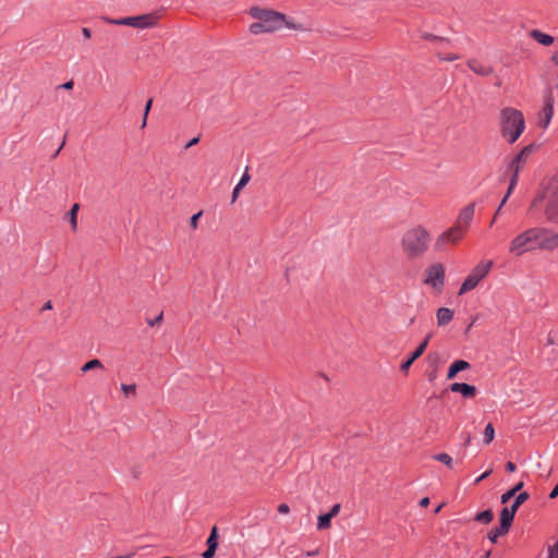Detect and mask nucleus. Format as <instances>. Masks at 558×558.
Returning a JSON list of instances; mask_svg holds the SVG:
<instances>
[{
	"label": "nucleus",
	"instance_id": "nucleus-13",
	"mask_svg": "<svg viewBox=\"0 0 558 558\" xmlns=\"http://www.w3.org/2000/svg\"><path fill=\"white\" fill-rule=\"evenodd\" d=\"M475 213V205L469 204L463 207L458 216L456 225L461 227L465 232L469 229Z\"/></svg>",
	"mask_w": 558,
	"mask_h": 558
},
{
	"label": "nucleus",
	"instance_id": "nucleus-18",
	"mask_svg": "<svg viewBox=\"0 0 558 558\" xmlns=\"http://www.w3.org/2000/svg\"><path fill=\"white\" fill-rule=\"evenodd\" d=\"M437 325L439 327L448 325L453 318V311L448 307H440L436 313Z\"/></svg>",
	"mask_w": 558,
	"mask_h": 558
},
{
	"label": "nucleus",
	"instance_id": "nucleus-43",
	"mask_svg": "<svg viewBox=\"0 0 558 558\" xmlns=\"http://www.w3.org/2000/svg\"><path fill=\"white\" fill-rule=\"evenodd\" d=\"M506 469H507V471H508V472H514V471H515V469H517V466H515V464H514L513 462H510V461H509V462H507V464H506Z\"/></svg>",
	"mask_w": 558,
	"mask_h": 558
},
{
	"label": "nucleus",
	"instance_id": "nucleus-41",
	"mask_svg": "<svg viewBox=\"0 0 558 558\" xmlns=\"http://www.w3.org/2000/svg\"><path fill=\"white\" fill-rule=\"evenodd\" d=\"M162 317H163V315H162V313H160V314H159V315H158L154 320H150L148 324H149L150 326H154V325H156V324H159V323L162 320Z\"/></svg>",
	"mask_w": 558,
	"mask_h": 558
},
{
	"label": "nucleus",
	"instance_id": "nucleus-24",
	"mask_svg": "<svg viewBox=\"0 0 558 558\" xmlns=\"http://www.w3.org/2000/svg\"><path fill=\"white\" fill-rule=\"evenodd\" d=\"M331 517L326 513L318 517L317 529L323 531L330 527Z\"/></svg>",
	"mask_w": 558,
	"mask_h": 558
},
{
	"label": "nucleus",
	"instance_id": "nucleus-12",
	"mask_svg": "<svg viewBox=\"0 0 558 558\" xmlns=\"http://www.w3.org/2000/svg\"><path fill=\"white\" fill-rule=\"evenodd\" d=\"M533 145L525 146L511 161L509 166L510 171L519 172L525 166L527 158L534 153Z\"/></svg>",
	"mask_w": 558,
	"mask_h": 558
},
{
	"label": "nucleus",
	"instance_id": "nucleus-22",
	"mask_svg": "<svg viewBox=\"0 0 558 558\" xmlns=\"http://www.w3.org/2000/svg\"><path fill=\"white\" fill-rule=\"evenodd\" d=\"M78 209H80V205L77 203H75L70 211L66 214V217L69 219V222L71 223V228L72 230H76L77 228V213H78Z\"/></svg>",
	"mask_w": 558,
	"mask_h": 558
},
{
	"label": "nucleus",
	"instance_id": "nucleus-4",
	"mask_svg": "<svg viewBox=\"0 0 558 558\" xmlns=\"http://www.w3.org/2000/svg\"><path fill=\"white\" fill-rule=\"evenodd\" d=\"M537 231L527 229L517 234L509 243L508 251L512 256L520 257L536 248Z\"/></svg>",
	"mask_w": 558,
	"mask_h": 558
},
{
	"label": "nucleus",
	"instance_id": "nucleus-56",
	"mask_svg": "<svg viewBox=\"0 0 558 558\" xmlns=\"http://www.w3.org/2000/svg\"><path fill=\"white\" fill-rule=\"evenodd\" d=\"M498 215H499V214H497V211L494 214V217H493V219H492V221H490V225H493V223L495 222L496 217H497Z\"/></svg>",
	"mask_w": 558,
	"mask_h": 558
},
{
	"label": "nucleus",
	"instance_id": "nucleus-30",
	"mask_svg": "<svg viewBox=\"0 0 558 558\" xmlns=\"http://www.w3.org/2000/svg\"><path fill=\"white\" fill-rule=\"evenodd\" d=\"M508 531H504L501 530V525H499V527H496V529H493L489 533H488V538L492 543H496L498 537L501 536V535H505L507 534Z\"/></svg>",
	"mask_w": 558,
	"mask_h": 558
},
{
	"label": "nucleus",
	"instance_id": "nucleus-33",
	"mask_svg": "<svg viewBox=\"0 0 558 558\" xmlns=\"http://www.w3.org/2000/svg\"><path fill=\"white\" fill-rule=\"evenodd\" d=\"M201 216H202V211H199V213H197V214H195V215H193L191 217V222L190 223H191V227L193 229H197V227H198V219H199Z\"/></svg>",
	"mask_w": 558,
	"mask_h": 558
},
{
	"label": "nucleus",
	"instance_id": "nucleus-17",
	"mask_svg": "<svg viewBox=\"0 0 558 558\" xmlns=\"http://www.w3.org/2000/svg\"><path fill=\"white\" fill-rule=\"evenodd\" d=\"M515 515V511L511 508H504L500 512V525L501 530L509 531L513 518Z\"/></svg>",
	"mask_w": 558,
	"mask_h": 558
},
{
	"label": "nucleus",
	"instance_id": "nucleus-46",
	"mask_svg": "<svg viewBox=\"0 0 558 558\" xmlns=\"http://www.w3.org/2000/svg\"><path fill=\"white\" fill-rule=\"evenodd\" d=\"M556 497H558V484L555 486V488L549 494L550 499H554Z\"/></svg>",
	"mask_w": 558,
	"mask_h": 558
},
{
	"label": "nucleus",
	"instance_id": "nucleus-35",
	"mask_svg": "<svg viewBox=\"0 0 558 558\" xmlns=\"http://www.w3.org/2000/svg\"><path fill=\"white\" fill-rule=\"evenodd\" d=\"M215 553H216V549L207 547V549L203 553L202 557L203 558H213L215 556Z\"/></svg>",
	"mask_w": 558,
	"mask_h": 558
},
{
	"label": "nucleus",
	"instance_id": "nucleus-53",
	"mask_svg": "<svg viewBox=\"0 0 558 558\" xmlns=\"http://www.w3.org/2000/svg\"><path fill=\"white\" fill-rule=\"evenodd\" d=\"M471 440H472V436L470 434H468L465 436V445H469L471 442Z\"/></svg>",
	"mask_w": 558,
	"mask_h": 558
},
{
	"label": "nucleus",
	"instance_id": "nucleus-44",
	"mask_svg": "<svg viewBox=\"0 0 558 558\" xmlns=\"http://www.w3.org/2000/svg\"><path fill=\"white\" fill-rule=\"evenodd\" d=\"M441 59L446 60V61H453V60L459 59V56H457V54H448L446 57H441Z\"/></svg>",
	"mask_w": 558,
	"mask_h": 558
},
{
	"label": "nucleus",
	"instance_id": "nucleus-52",
	"mask_svg": "<svg viewBox=\"0 0 558 558\" xmlns=\"http://www.w3.org/2000/svg\"><path fill=\"white\" fill-rule=\"evenodd\" d=\"M52 308V304L50 301H48L45 305H44V310H51Z\"/></svg>",
	"mask_w": 558,
	"mask_h": 558
},
{
	"label": "nucleus",
	"instance_id": "nucleus-59",
	"mask_svg": "<svg viewBox=\"0 0 558 558\" xmlns=\"http://www.w3.org/2000/svg\"><path fill=\"white\" fill-rule=\"evenodd\" d=\"M556 550H557V558H558V542H557V545H556Z\"/></svg>",
	"mask_w": 558,
	"mask_h": 558
},
{
	"label": "nucleus",
	"instance_id": "nucleus-19",
	"mask_svg": "<svg viewBox=\"0 0 558 558\" xmlns=\"http://www.w3.org/2000/svg\"><path fill=\"white\" fill-rule=\"evenodd\" d=\"M468 368H470L469 362L463 361V360L454 361L448 369L447 378L453 379L459 372L465 371Z\"/></svg>",
	"mask_w": 558,
	"mask_h": 558
},
{
	"label": "nucleus",
	"instance_id": "nucleus-31",
	"mask_svg": "<svg viewBox=\"0 0 558 558\" xmlns=\"http://www.w3.org/2000/svg\"><path fill=\"white\" fill-rule=\"evenodd\" d=\"M434 459L436 461H439L444 464H446L447 466L451 468L452 466V458L448 454V453H438V454H435L434 456Z\"/></svg>",
	"mask_w": 558,
	"mask_h": 558
},
{
	"label": "nucleus",
	"instance_id": "nucleus-32",
	"mask_svg": "<svg viewBox=\"0 0 558 558\" xmlns=\"http://www.w3.org/2000/svg\"><path fill=\"white\" fill-rule=\"evenodd\" d=\"M250 179V174L245 171L235 186L242 190L248 183Z\"/></svg>",
	"mask_w": 558,
	"mask_h": 558
},
{
	"label": "nucleus",
	"instance_id": "nucleus-47",
	"mask_svg": "<svg viewBox=\"0 0 558 558\" xmlns=\"http://www.w3.org/2000/svg\"><path fill=\"white\" fill-rule=\"evenodd\" d=\"M82 34H83V36H84L85 38H90V36H92L90 29H89V28H87V27H84V28L82 29Z\"/></svg>",
	"mask_w": 558,
	"mask_h": 558
},
{
	"label": "nucleus",
	"instance_id": "nucleus-34",
	"mask_svg": "<svg viewBox=\"0 0 558 558\" xmlns=\"http://www.w3.org/2000/svg\"><path fill=\"white\" fill-rule=\"evenodd\" d=\"M340 509H341V506L340 504H336L332 506V508L330 509V511L328 512V514L331 517V518H335L336 515H338V513L340 512Z\"/></svg>",
	"mask_w": 558,
	"mask_h": 558
},
{
	"label": "nucleus",
	"instance_id": "nucleus-28",
	"mask_svg": "<svg viewBox=\"0 0 558 558\" xmlns=\"http://www.w3.org/2000/svg\"><path fill=\"white\" fill-rule=\"evenodd\" d=\"M495 438V429L494 426L489 423L486 425L484 430V442L486 445L490 444Z\"/></svg>",
	"mask_w": 558,
	"mask_h": 558
},
{
	"label": "nucleus",
	"instance_id": "nucleus-55",
	"mask_svg": "<svg viewBox=\"0 0 558 558\" xmlns=\"http://www.w3.org/2000/svg\"><path fill=\"white\" fill-rule=\"evenodd\" d=\"M318 553V550H314V551H307L306 555L307 556H314Z\"/></svg>",
	"mask_w": 558,
	"mask_h": 558
},
{
	"label": "nucleus",
	"instance_id": "nucleus-7",
	"mask_svg": "<svg viewBox=\"0 0 558 558\" xmlns=\"http://www.w3.org/2000/svg\"><path fill=\"white\" fill-rule=\"evenodd\" d=\"M159 16L157 13H148L122 19H108L107 22L113 25L131 26L140 29L150 28L157 25Z\"/></svg>",
	"mask_w": 558,
	"mask_h": 558
},
{
	"label": "nucleus",
	"instance_id": "nucleus-21",
	"mask_svg": "<svg viewBox=\"0 0 558 558\" xmlns=\"http://www.w3.org/2000/svg\"><path fill=\"white\" fill-rule=\"evenodd\" d=\"M96 369H100V371L105 369V366L99 359L89 360L81 367L80 371L82 374H85L87 372L96 371Z\"/></svg>",
	"mask_w": 558,
	"mask_h": 558
},
{
	"label": "nucleus",
	"instance_id": "nucleus-60",
	"mask_svg": "<svg viewBox=\"0 0 558 558\" xmlns=\"http://www.w3.org/2000/svg\"><path fill=\"white\" fill-rule=\"evenodd\" d=\"M555 87H556V89H558V83L556 84V86H555Z\"/></svg>",
	"mask_w": 558,
	"mask_h": 558
},
{
	"label": "nucleus",
	"instance_id": "nucleus-54",
	"mask_svg": "<svg viewBox=\"0 0 558 558\" xmlns=\"http://www.w3.org/2000/svg\"><path fill=\"white\" fill-rule=\"evenodd\" d=\"M146 121H147V117H143V120H142V128H145L146 126Z\"/></svg>",
	"mask_w": 558,
	"mask_h": 558
},
{
	"label": "nucleus",
	"instance_id": "nucleus-2",
	"mask_svg": "<svg viewBox=\"0 0 558 558\" xmlns=\"http://www.w3.org/2000/svg\"><path fill=\"white\" fill-rule=\"evenodd\" d=\"M430 244V234L426 228L421 225L405 230L400 246L403 255L409 260L421 258L428 251Z\"/></svg>",
	"mask_w": 558,
	"mask_h": 558
},
{
	"label": "nucleus",
	"instance_id": "nucleus-58",
	"mask_svg": "<svg viewBox=\"0 0 558 558\" xmlns=\"http://www.w3.org/2000/svg\"><path fill=\"white\" fill-rule=\"evenodd\" d=\"M442 508V505L438 506L436 509H435V513H438Z\"/></svg>",
	"mask_w": 558,
	"mask_h": 558
},
{
	"label": "nucleus",
	"instance_id": "nucleus-5",
	"mask_svg": "<svg viewBox=\"0 0 558 558\" xmlns=\"http://www.w3.org/2000/svg\"><path fill=\"white\" fill-rule=\"evenodd\" d=\"M494 266V262L490 259L481 260L466 276L464 281L462 282L459 289V295H463L472 290H474L478 283L488 276L492 268Z\"/></svg>",
	"mask_w": 558,
	"mask_h": 558
},
{
	"label": "nucleus",
	"instance_id": "nucleus-48",
	"mask_svg": "<svg viewBox=\"0 0 558 558\" xmlns=\"http://www.w3.org/2000/svg\"><path fill=\"white\" fill-rule=\"evenodd\" d=\"M429 505V498L428 497H424L423 499H421L420 501V506L421 507H427Z\"/></svg>",
	"mask_w": 558,
	"mask_h": 558
},
{
	"label": "nucleus",
	"instance_id": "nucleus-49",
	"mask_svg": "<svg viewBox=\"0 0 558 558\" xmlns=\"http://www.w3.org/2000/svg\"><path fill=\"white\" fill-rule=\"evenodd\" d=\"M514 189H515V186H512V185L509 184L507 193H506L505 196H507V198H508L511 195V193L513 192Z\"/></svg>",
	"mask_w": 558,
	"mask_h": 558
},
{
	"label": "nucleus",
	"instance_id": "nucleus-40",
	"mask_svg": "<svg viewBox=\"0 0 558 558\" xmlns=\"http://www.w3.org/2000/svg\"><path fill=\"white\" fill-rule=\"evenodd\" d=\"M151 105H153V99H149L146 105H145V109H144V114L145 117H148V113H149V110L151 108Z\"/></svg>",
	"mask_w": 558,
	"mask_h": 558
},
{
	"label": "nucleus",
	"instance_id": "nucleus-27",
	"mask_svg": "<svg viewBox=\"0 0 558 558\" xmlns=\"http://www.w3.org/2000/svg\"><path fill=\"white\" fill-rule=\"evenodd\" d=\"M493 512L490 510H485L476 514L475 520L481 523H489L493 520Z\"/></svg>",
	"mask_w": 558,
	"mask_h": 558
},
{
	"label": "nucleus",
	"instance_id": "nucleus-8",
	"mask_svg": "<svg viewBox=\"0 0 558 558\" xmlns=\"http://www.w3.org/2000/svg\"><path fill=\"white\" fill-rule=\"evenodd\" d=\"M445 266L441 263H434L425 270L424 284L436 292H441L445 284Z\"/></svg>",
	"mask_w": 558,
	"mask_h": 558
},
{
	"label": "nucleus",
	"instance_id": "nucleus-42",
	"mask_svg": "<svg viewBox=\"0 0 558 558\" xmlns=\"http://www.w3.org/2000/svg\"><path fill=\"white\" fill-rule=\"evenodd\" d=\"M240 191H241V189H239L236 186L233 189V192H232V203H234L236 201V198L239 197Z\"/></svg>",
	"mask_w": 558,
	"mask_h": 558
},
{
	"label": "nucleus",
	"instance_id": "nucleus-45",
	"mask_svg": "<svg viewBox=\"0 0 558 558\" xmlns=\"http://www.w3.org/2000/svg\"><path fill=\"white\" fill-rule=\"evenodd\" d=\"M198 142H199V138H198V137H194V138H192V140L186 144V146H185V147H186V148H190V147H192V146L196 145Z\"/></svg>",
	"mask_w": 558,
	"mask_h": 558
},
{
	"label": "nucleus",
	"instance_id": "nucleus-29",
	"mask_svg": "<svg viewBox=\"0 0 558 558\" xmlns=\"http://www.w3.org/2000/svg\"><path fill=\"white\" fill-rule=\"evenodd\" d=\"M120 388L126 398L134 397L136 395V385L135 384H131V385L122 384Z\"/></svg>",
	"mask_w": 558,
	"mask_h": 558
},
{
	"label": "nucleus",
	"instance_id": "nucleus-11",
	"mask_svg": "<svg viewBox=\"0 0 558 558\" xmlns=\"http://www.w3.org/2000/svg\"><path fill=\"white\" fill-rule=\"evenodd\" d=\"M554 102H555V99H554L553 90L549 89L545 96V105H544V108L539 116V125L544 129H546L549 125L550 120L553 118Z\"/></svg>",
	"mask_w": 558,
	"mask_h": 558
},
{
	"label": "nucleus",
	"instance_id": "nucleus-9",
	"mask_svg": "<svg viewBox=\"0 0 558 558\" xmlns=\"http://www.w3.org/2000/svg\"><path fill=\"white\" fill-rule=\"evenodd\" d=\"M465 234V231L454 225L449 228L445 232H442L435 242V248L438 251H444L448 244H457Z\"/></svg>",
	"mask_w": 558,
	"mask_h": 558
},
{
	"label": "nucleus",
	"instance_id": "nucleus-3",
	"mask_svg": "<svg viewBox=\"0 0 558 558\" xmlns=\"http://www.w3.org/2000/svg\"><path fill=\"white\" fill-rule=\"evenodd\" d=\"M501 135L510 144L514 143L525 129L524 117L514 108H505L500 113Z\"/></svg>",
	"mask_w": 558,
	"mask_h": 558
},
{
	"label": "nucleus",
	"instance_id": "nucleus-39",
	"mask_svg": "<svg viewBox=\"0 0 558 558\" xmlns=\"http://www.w3.org/2000/svg\"><path fill=\"white\" fill-rule=\"evenodd\" d=\"M73 86H74V82L71 80V81L65 82L64 84H62L60 87L64 88L66 90H70V89L73 88Z\"/></svg>",
	"mask_w": 558,
	"mask_h": 558
},
{
	"label": "nucleus",
	"instance_id": "nucleus-57",
	"mask_svg": "<svg viewBox=\"0 0 558 558\" xmlns=\"http://www.w3.org/2000/svg\"><path fill=\"white\" fill-rule=\"evenodd\" d=\"M430 338H432V335L429 333V335H427V336H426V338L424 339V341H426V342L428 343V342H429V340H430Z\"/></svg>",
	"mask_w": 558,
	"mask_h": 558
},
{
	"label": "nucleus",
	"instance_id": "nucleus-25",
	"mask_svg": "<svg viewBox=\"0 0 558 558\" xmlns=\"http://www.w3.org/2000/svg\"><path fill=\"white\" fill-rule=\"evenodd\" d=\"M206 544H207L208 548L217 549V547H218V533H217V527L216 526H214L211 529V532H210V534H209V536L207 538Z\"/></svg>",
	"mask_w": 558,
	"mask_h": 558
},
{
	"label": "nucleus",
	"instance_id": "nucleus-26",
	"mask_svg": "<svg viewBox=\"0 0 558 558\" xmlns=\"http://www.w3.org/2000/svg\"><path fill=\"white\" fill-rule=\"evenodd\" d=\"M530 498V495L526 492L520 493L515 499L512 506L510 507L515 512L518 511L519 507L524 504Z\"/></svg>",
	"mask_w": 558,
	"mask_h": 558
},
{
	"label": "nucleus",
	"instance_id": "nucleus-50",
	"mask_svg": "<svg viewBox=\"0 0 558 558\" xmlns=\"http://www.w3.org/2000/svg\"><path fill=\"white\" fill-rule=\"evenodd\" d=\"M507 199H508V198H507V196H505V197L502 198V201H501V203H500L499 207L497 208V214H499V213H500V210H501L502 206L506 204Z\"/></svg>",
	"mask_w": 558,
	"mask_h": 558
},
{
	"label": "nucleus",
	"instance_id": "nucleus-14",
	"mask_svg": "<svg viewBox=\"0 0 558 558\" xmlns=\"http://www.w3.org/2000/svg\"><path fill=\"white\" fill-rule=\"evenodd\" d=\"M468 66L471 71L481 76H489L490 74L494 73V69L492 66L485 65L484 63L476 59L468 60Z\"/></svg>",
	"mask_w": 558,
	"mask_h": 558
},
{
	"label": "nucleus",
	"instance_id": "nucleus-20",
	"mask_svg": "<svg viewBox=\"0 0 558 558\" xmlns=\"http://www.w3.org/2000/svg\"><path fill=\"white\" fill-rule=\"evenodd\" d=\"M531 37L544 46H550L554 43L553 36L542 33L541 31L537 29H533L531 32Z\"/></svg>",
	"mask_w": 558,
	"mask_h": 558
},
{
	"label": "nucleus",
	"instance_id": "nucleus-6",
	"mask_svg": "<svg viewBox=\"0 0 558 558\" xmlns=\"http://www.w3.org/2000/svg\"><path fill=\"white\" fill-rule=\"evenodd\" d=\"M543 198L546 199V215L553 222H558V173L546 184Z\"/></svg>",
	"mask_w": 558,
	"mask_h": 558
},
{
	"label": "nucleus",
	"instance_id": "nucleus-15",
	"mask_svg": "<svg viewBox=\"0 0 558 558\" xmlns=\"http://www.w3.org/2000/svg\"><path fill=\"white\" fill-rule=\"evenodd\" d=\"M450 390L452 392H460L465 398H473L476 395V387L464 383L452 384Z\"/></svg>",
	"mask_w": 558,
	"mask_h": 558
},
{
	"label": "nucleus",
	"instance_id": "nucleus-51",
	"mask_svg": "<svg viewBox=\"0 0 558 558\" xmlns=\"http://www.w3.org/2000/svg\"><path fill=\"white\" fill-rule=\"evenodd\" d=\"M436 377H437V373H436V371L430 372V373L428 374V379H429V381L435 380V378H436Z\"/></svg>",
	"mask_w": 558,
	"mask_h": 558
},
{
	"label": "nucleus",
	"instance_id": "nucleus-10",
	"mask_svg": "<svg viewBox=\"0 0 558 558\" xmlns=\"http://www.w3.org/2000/svg\"><path fill=\"white\" fill-rule=\"evenodd\" d=\"M537 231V240H536V248L553 251L558 247V233L545 229V228H535Z\"/></svg>",
	"mask_w": 558,
	"mask_h": 558
},
{
	"label": "nucleus",
	"instance_id": "nucleus-38",
	"mask_svg": "<svg viewBox=\"0 0 558 558\" xmlns=\"http://www.w3.org/2000/svg\"><path fill=\"white\" fill-rule=\"evenodd\" d=\"M492 474V470H488L486 472H484L481 476H478L475 481V483H480L481 481H483L484 478L488 477L489 475Z\"/></svg>",
	"mask_w": 558,
	"mask_h": 558
},
{
	"label": "nucleus",
	"instance_id": "nucleus-23",
	"mask_svg": "<svg viewBox=\"0 0 558 558\" xmlns=\"http://www.w3.org/2000/svg\"><path fill=\"white\" fill-rule=\"evenodd\" d=\"M522 487H523V482H519L511 489H509L505 494H502L501 497H500L501 504H507L512 497L515 496V494L518 492H520L522 489Z\"/></svg>",
	"mask_w": 558,
	"mask_h": 558
},
{
	"label": "nucleus",
	"instance_id": "nucleus-1",
	"mask_svg": "<svg viewBox=\"0 0 558 558\" xmlns=\"http://www.w3.org/2000/svg\"><path fill=\"white\" fill-rule=\"evenodd\" d=\"M251 17L256 20L248 27L250 33L253 35H260L266 33H274L280 31L283 27L291 29L302 31L303 27L300 24L290 22L283 13L278 11L264 9L260 7H252L248 10Z\"/></svg>",
	"mask_w": 558,
	"mask_h": 558
},
{
	"label": "nucleus",
	"instance_id": "nucleus-36",
	"mask_svg": "<svg viewBox=\"0 0 558 558\" xmlns=\"http://www.w3.org/2000/svg\"><path fill=\"white\" fill-rule=\"evenodd\" d=\"M518 179H519V172L511 171V179H510L509 184L512 186H517Z\"/></svg>",
	"mask_w": 558,
	"mask_h": 558
},
{
	"label": "nucleus",
	"instance_id": "nucleus-37",
	"mask_svg": "<svg viewBox=\"0 0 558 558\" xmlns=\"http://www.w3.org/2000/svg\"><path fill=\"white\" fill-rule=\"evenodd\" d=\"M290 511V508L287 504H280L279 507H278V512L281 513V514H287L289 513Z\"/></svg>",
	"mask_w": 558,
	"mask_h": 558
},
{
	"label": "nucleus",
	"instance_id": "nucleus-16",
	"mask_svg": "<svg viewBox=\"0 0 558 558\" xmlns=\"http://www.w3.org/2000/svg\"><path fill=\"white\" fill-rule=\"evenodd\" d=\"M426 348H427V342L423 341L416 348V350L411 354V356L401 364V366H400L401 372L407 373L409 371V368L411 367V365L414 363V361L417 360L425 352Z\"/></svg>",
	"mask_w": 558,
	"mask_h": 558
}]
</instances>
